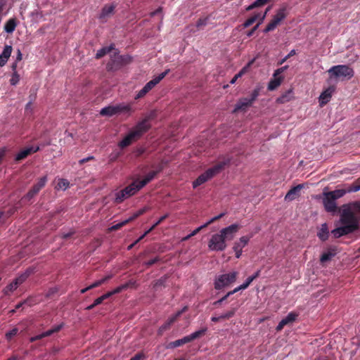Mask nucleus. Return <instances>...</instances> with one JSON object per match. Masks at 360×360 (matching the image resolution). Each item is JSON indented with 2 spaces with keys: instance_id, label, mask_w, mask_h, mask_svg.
Wrapping results in <instances>:
<instances>
[{
  "instance_id": "obj_1",
  "label": "nucleus",
  "mask_w": 360,
  "mask_h": 360,
  "mask_svg": "<svg viewBox=\"0 0 360 360\" xmlns=\"http://www.w3.org/2000/svg\"><path fill=\"white\" fill-rule=\"evenodd\" d=\"M340 221L342 226L331 231L335 238L351 233L359 229L360 217L356 215L346 204L340 207Z\"/></svg>"
},
{
  "instance_id": "obj_2",
  "label": "nucleus",
  "mask_w": 360,
  "mask_h": 360,
  "mask_svg": "<svg viewBox=\"0 0 360 360\" xmlns=\"http://www.w3.org/2000/svg\"><path fill=\"white\" fill-rule=\"evenodd\" d=\"M152 116L148 115L141 121L139 122L131 131L120 141L118 146L121 148L129 146L134 141L139 139L150 127V120Z\"/></svg>"
},
{
  "instance_id": "obj_3",
  "label": "nucleus",
  "mask_w": 360,
  "mask_h": 360,
  "mask_svg": "<svg viewBox=\"0 0 360 360\" xmlns=\"http://www.w3.org/2000/svg\"><path fill=\"white\" fill-rule=\"evenodd\" d=\"M230 165L229 159H225L223 161H221L217 163L212 167L206 170L203 174L200 175L195 181L193 183V188H196L198 186L204 184L208 180L211 179L212 177L216 176L222 172L225 168L228 167Z\"/></svg>"
},
{
  "instance_id": "obj_4",
  "label": "nucleus",
  "mask_w": 360,
  "mask_h": 360,
  "mask_svg": "<svg viewBox=\"0 0 360 360\" xmlns=\"http://www.w3.org/2000/svg\"><path fill=\"white\" fill-rule=\"evenodd\" d=\"M330 78H347L350 79L354 76V70L352 68L345 65H338L330 68L328 70Z\"/></svg>"
},
{
  "instance_id": "obj_5",
  "label": "nucleus",
  "mask_w": 360,
  "mask_h": 360,
  "mask_svg": "<svg viewBox=\"0 0 360 360\" xmlns=\"http://www.w3.org/2000/svg\"><path fill=\"white\" fill-rule=\"evenodd\" d=\"M141 188L142 187L139 184V181H134L125 188L115 194V202L117 203L122 202L124 200L136 194Z\"/></svg>"
},
{
  "instance_id": "obj_6",
  "label": "nucleus",
  "mask_w": 360,
  "mask_h": 360,
  "mask_svg": "<svg viewBox=\"0 0 360 360\" xmlns=\"http://www.w3.org/2000/svg\"><path fill=\"white\" fill-rule=\"evenodd\" d=\"M327 188H324L323 192L322 193V202L324 207V209L326 212L335 214L338 212H340V207H338L336 203V199L330 194L328 191H326Z\"/></svg>"
},
{
  "instance_id": "obj_7",
  "label": "nucleus",
  "mask_w": 360,
  "mask_h": 360,
  "mask_svg": "<svg viewBox=\"0 0 360 360\" xmlns=\"http://www.w3.org/2000/svg\"><path fill=\"white\" fill-rule=\"evenodd\" d=\"M207 330V328H203L198 331H195V333H192L190 335L186 336L181 339L175 340L174 342H171L166 346V348L167 349H172V348L179 347L184 344L190 342L204 335L205 334Z\"/></svg>"
},
{
  "instance_id": "obj_8",
  "label": "nucleus",
  "mask_w": 360,
  "mask_h": 360,
  "mask_svg": "<svg viewBox=\"0 0 360 360\" xmlns=\"http://www.w3.org/2000/svg\"><path fill=\"white\" fill-rule=\"evenodd\" d=\"M131 108L129 105H109L101 110L100 114L103 116H112L120 113H129Z\"/></svg>"
},
{
  "instance_id": "obj_9",
  "label": "nucleus",
  "mask_w": 360,
  "mask_h": 360,
  "mask_svg": "<svg viewBox=\"0 0 360 360\" xmlns=\"http://www.w3.org/2000/svg\"><path fill=\"white\" fill-rule=\"evenodd\" d=\"M238 273L233 271L229 274H225L219 276L214 281V288L217 290L224 288L234 283L236 280Z\"/></svg>"
},
{
  "instance_id": "obj_10",
  "label": "nucleus",
  "mask_w": 360,
  "mask_h": 360,
  "mask_svg": "<svg viewBox=\"0 0 360 360\" xmlns=\"http://www.w3.org/2000/svg\"><path fill=\"white\" fill-rule=\"evenodd\" d=\"M208 247L214 251H223L225 250L226 243L220 232L212 236L209 241Z\"/></svg>"
},
{
  "instance_id": "obj_11",
  "label": "nucleus",
  "mask_w": 360,
  "mask_h": 360,
  "mask_svg": "<svg viewBox=\"0 0 360 360\" xmlns=\"http://www.w3.org/2000/svg\"><path fill=\"white\" fill-rule=\"evenodd\" d=\"M360 190V179H358L353 185L349 186L345 188L336 189L333 191H328L335 199H338L343 197L346 193L351 192H356Z\"/></svg>"
},
{
  "instance_id": "obj_12",
  "label": "nucleus",
  "mask_w": 360,
  "mask_h": 360,
  "mask_svg": "<svg viewBox=\"0 0 360 360\" xmlns=\"http://www.w3.org/2000/svg\"><path fill=\"white\" fill-rule=\"evenodd\" d=\"M47 181L46 176L41 177L39 181L33 186L32 189L29 191V192L22 198V200H30L34 195H36L39 191L42 188Z\"/></svg>"
},
{
  "instance_id": "obj_13",
  "label": "nucleus",
  "mask_w": 360,
  "mask_h": 360,
  "mask_svg": "<svg viewBox=\"0 0 360 360\" xmlns=\"http://www.w3.org/2000/svg\"><path fill=\"white\" fill-rule=\"evenodd\" d=\"M239 225L236 224H231L226 228L222 229L219 232L222 235L225 241H229L234 238L236 233L239 230Z\"/></svg>"
},
{
  "instance_id": "obj_14",
  "label": "nucleus",
  "mask_w": 360,
  "mask_h": 360,
  "mask_svg": "<svg viewBox=\"0 0 360 360\" xmlns=\"http://www.w3.org/2000/svg\"><path fill=\"white\" fill-rule=\"evenodd\" d=\"M253 102L248 97L240 98L235 105V108L233 112H237L239 111L246 112L247 110L251 107Z\"/></svg>"
},
{
  "instance_id": "obj_15",
  "label": "nucleus",
  "mask_w": 360,
  "mask_h": 360,
  "mask_svg": "<svg viewBox=\"0 0 360 360\" xmlns=\"http://www.w3.org/2000/svg\"><path fill=\"white\" fill-rule=\"evenodd\" d=\"M115 6L114 4L105 5L99 15V19L103 22H105L108 18L113 15Z\"/></svg>"
},
{
  "instance_id": "obj_16",
  "label": "nucleus",
  "mask_w": 360,
  "mask_h": 360,
  "mask_svg": "<svg viewBox=\"0 0 360 360\" xmlns=\"http://www.w3.org/2000/svg\"><path fill=\"white\" fill-rule=\"evenodd\" d=\"M304 186L305 185L304 184H301L290 189L285 196V200L292 201L298 198L300 191L304 188Z\"/></svg>"
},
{
  "instance_id": "obj_17",
  "label": "nucleus",
  "mask_w": 360,
  "mask_h": 360,
  "mask_svg": "<svg viewBox=\"0 0 360 360\" xmlns=\"http://www.w3.org/2000/svg\"><path fill=\"white\" fill-rule=\"evenodd\" d=\"M297 314L296 313H294V312H290L289 313L287 316H285V318H283L280 322L278 324V326H276V330L277 331H281L283 327L286 325H289V324H292L293 322L295 321V320L297 319Z\"/></svg>"
},
{
  "instance_id": "obj_18",
  "label": "nucleus",
  "mask_w": 360,
  "mask_h": 360,
  "mask_svg": "<svg viewBox=\"0 0 360 360\" xmlns=\"http://www.w3.org/2000/svg\"><path fill=\"white\" fill-rule=\"evenodd\" d=\"M334 91L335 88L333 86H330L321 93L319 96V103L321 106H323L329 102Z\"/></svg>"
},
{
  "instance_id": "obj_19",
  "label": "nucleus",
  "mask_w": 360,
  "mask_h": 360,
  "mask_svg": "<svg viewBox=\"0 0 360 360\" xmlns=\"http://www.w3.org/2000/svg\"><path fill=\"white\" fill-rule=\"evenodd\" d=\"M39 146H26L19 151L15 158H26L28 155H32L35 152L39 150Z\"/></svg>"
},
{
  "instance_id": "obj_20",
  "label": "nucleus",
  "mask_w": 360,
  "mask_h": 360,
  "mask_svg": "<svg viewBox=\"0 0 360 360\" xmlns=\"http://www.w3.org/2000/svg\"><path fill=\"white\" fill-rule=\"evenodd\" d=\"M12 52L11 46H6L4 49L3 52L0 54V66H4L8 61V59L11 56Z\"/></svg>"
},
{
  "instance_id": "obj_21",
  "label": "nucleus",
  "mask_w": 360,
  "mask_h": 360,
  "mask_svg": "<svg viewBox=\"0 0 360 360\" xmlns=\"http://www.w3.org/2000/svg\"><path fill=\"white\" fill-rule=\"evenodd\" d=\"M169 72V69L166 70L165 72L160 74L158 76L153 78L152 80L148 82L146 86H147L148 89L150 91L156 84H158L168 73Z\"/></svg>"
},
{
  "instance_id": "obj_22",
  "label": "nucleus",
  "mask_w": 360,
  "mask_h": 360,
  "mask_svg": "<svg viewBox=\"0 0 360 360\" xmlns=\"http://www.w3.org/2000/svg\"><path fill=\"white\" fill-rule=\"evenodd\" d=\"M162 167H163L162 165L160 166L159 169L158 170L150 172L146 176V177L142 181H139V183L141 185V186L143 188L148 182H150L155 177V176L157 174V173H158L159 172H160L162 169Z\"/></svg>"
},
{
  "instance_id": "obj_23",
  "label": "nucleus",
  "mask_w": 360,
  "mask_h": 360,
  "mask_svg": "<svg viewBox=\"0 0 360 360\" xmlns=\"http://www.w3.org/2000/svg\"><path fill=\"white\" fill-rule=\"evenodd\" d=\"M34 271V268H28L24 273L20 274L18 278H16L14 281L17 283L18 285H21L24 283L26 279Z\"/></svg>"
},
{
  "instance_id": "obj_24",
  "label": "nucleus",
  "mask_w": 360,
  "mask_h": 360,
  "mask_svg": "<svg viewBox=\"0 0 360 360\" xmlns=\"http://www.w3.org/2000/svg\"><path fill=\"white\" fill-rule=\"evenodd\" d=\"M292 91L288 90L279 98H277V102L280 103H285L291 101L293 98Z\"/></svg>"
},
{
  "instance_id": "obj_25",
  "label": "nucleus",
  "mask_w": 360,
  "mask_h": 360,
  "mask_svg": "<svg viewBox=\"0 0 360 360\" xmlns=\"http://www.w3.org/2000/svg\"><path fill=\"white\" fill-rule=\"evenodd\" d=\"M70 186L69 181L65 179H58L57 184L55 186L56 190L65 191Z\"/></svg>"
},
{
  "instance_id": "obj_26",
  "label": "nucleus",
  "mask_w": 360,
  "mask_h": 360,
  "mask_svg": "<svg viewBox=\"0 0 360 360\" xmlns=\"http://www.w3.org/2000/svg\"><path fill=\"white\" fill-rule=\"evenodd\" d=\"M318 236L323 241L328 239V230L327 224L326 223H324L321 225V228L320 229V231L318 233Z\"/></svg>"
},
{
  "instance_id": "obj_27",
  "label": "nucleus",
  "mask_w": 360,
  "mask_h": 360,
  "mask_svg": "<svg viewBox=\"0 0 360 360\" xmlns=\"http://www.w3.org/2000/svg\"><path fill=\"white\" fill-rule=\"evenodd\" d=\"M281 22V20L276 18L274 16L272 20L267 25L266 27L264 29V32H269L270 31L274 30L278 25Z\"/></svg>"
},
{
  "instance_id": "obj_28",
  "label": "nucleus",
  "mask_w": 360,
  "mask_h": 360,
  "mask_svg": "<svg viewBox=\"0 0 360 360\" xmlns=\"http://www.w3.org/2000/svg\"><path fill=\"white\" fill-rule=\"evenodd\" d=\"M281 22V20L276 18L274 16L272 20L267 25L266 27L264 29V32H269L270 31L274 30L278 25Z\"/></svg>"
},
{
  "instance_id": "obj_29",
  "label": "nucleus",
  "mask_w": 360,
  "mask_h": 360,
  "mask_svg": "<svg viewBox=\"0 0 360 360\" xmlns=\"http://www.w3.org/2000/svg\"><path fill=\"white\" fill-rule=\"evenodd\" d=\"M109 298V295H107V293L103 295L102 296L98 297L97 299H96L94 302V303L89 306H88L86 309L87 310H91L92 309H94L96 306L101 304L103 300H106Z\"/></svg>"
},
{
  "instance_id": "obj_30",
  "label": "nucleus",
  "mask_w": 360,
  "mask_h": 360,
  "mask_svg": "<svg viewBox=\"0 0 360 360\" xmlns=\"http://www.w3.org/2000/svg\"><path fill=\"white\" fill-rule=\"evenodd\" d=\"M346 205L360 217V201H354Z\"/></svg>"
},
{
  "instance_id": "obj_31",
  "label": "nucleus",
  "mask_w": 360,
  "mask_h": 360,
  "mask_svg": "<svg viewBox=\"0 0 360 360\" xmlns=\"http://www.w3.org/2000/svg\"><path fill=\"white\" fill-rule=\"evenodd\" d=\"M282 79H283L282 77H274V79H271L269 82V85H268V89L270 91H273V90L276 89L278 86H280Z\"/></svg>"
},
{
  "instance_id": "obj_32",
  "label": "nucleus",
  "mask_w": 360,
  "mask_h": 360,
  "mask_svg": "<svg viewBox=\"0 0 360 360\" xmlns=\"http://www.w3.org/2000/svg\"><path fill=\"white\" fill-rule=\"evenodd\" d=\"M259 274L260 270H258L253 276L248 277L246 281L239 286V288H243V290L247 288L249 285L259 276Z\"/></svg>"
},
{
  "instance_id": "obj_33",
  "label": "nucleus",
  "mask_w": 360,
  "mask_h": 360,
  "mask_svg": "<svg viewBox=\"0 0 360 360\" xmlns=\"http://www.w3.org/2000/svg\"><path fill=\"white\" fill-rule=\"evenodd\" d=\"M112 49H114L113 45H110V46H106L98 50L96 54V58H101L104 56L108 53L110 52Z\"/></svg>"
},
{
  "instance_id": "obj_34",
  "label": "nucleus",
  "mask_w": 360,
  "mask_h": 360,
  "mask_svg": "<svg viewBox=\"0 0 360 360\" xmlns=\"http://www.w3.org/2000/svg\"><path fill=\"white\" fill-rule=\"evenodd\" d=\"M15 27L16 24L15 20L10 19L6 22L4 26V30L6 32L11 33L15 30Z\"/></svg>"
},
{
  "instance_id": "obj_35",
  "label": "nucleus",
  "mask_w": 360,
  "mask_h": 360,
  "mask_svg": "<svg viewBox=\"0 0 360 360\" xmlns=\"http://www.w3.org/2000/svg\"><path fill=\"white\" fill-rule=\"evenodd\" d=\"M250 238L249 236H242L238 241L234 243L233 246H238L240 250H242L248 244Z\"/></svg>"
},
{
  "instance_id": "obj_36",
  "label": "nucleus",
  "mask_w": 360,
  "mask_h": 360,
  "mask_svg": "<svg viewBox=\"0 0 360 360\" xmlns=\"http://www.w3.org/2000/svg\"><path fill=\"white\" fill-rule=\"evenodd\" d=\"M129 283H127L125 284L121 285L118 286L117 288H116L115 289H114L113 290L107 292V295H109V297H110L115 294L120 293L122 290H126L129 287Z\"/></svg>"
},
{
  "instance_id": "obj_37",
  "label": "nucleus",
  "mask_w": 360,
  "mask_h": 360,
  "mask_svg": "<svg viewBox=\"0 0 360 360\" xmlns=\"http://www.w3.org/2000/svg\"><path fill=\"white\" fill-rule=\"evenodd\" d=\"M167 279V276H164L161 277L160 279L155 281L153 283V285L154 290H158L160 288L165 286V283Z\"/></svg>"
},
{
  "instance_id": "obj_38",
  "label": "nucleus",
  "mask_w": 360,
  "mask_h": 360,
  "mask_svg": "<svg viewBox=\"0 0 360 360\" xmlns=\"http://www.w3.org/2000/svg\"><path fill=\"white\" fill-rule=\"evenodd\" d=\"M18 287V285L15 281H13L4 289L3 292L5 295H9L11 292L16 290Z\"/></svg>"
},
{
  "instance_id": "obj_39",
  "label": "nucleus",
  "mask_w": 360,
  "mask_h": 360,
  "mask_svg": "<svg viewBox=\"0 0 360 360\" xmlns=\"http://www.w3.org/2000/svg\"><path fill=\"white\" fill-rule=\"evenodd\" d=\"M335 256V253L332 252H327L322 254L320 258V262L322 264H324L326 262L330 261Z\"/></svg>"
},
{
  "instance_id": "obj_40",
  "label": "nucleus",
  "mask_w": 360,
  "mask_h": 360,
  "mask_svg": "<svg viewBox=\"0 0 360 360\" xmlns=\"http://www.w3.org/2000/svg\"><path fill=\"white\" fill-rule=\"evenodd\" d=\"M269 0H255L251 5H250L246 10L250 11L255 8L262 6L266 4Z\"/></svg>"
},
{
  "instance_id": "obj_41",
  "label": "nucleus",
  "mask_w": 360,
  "mask_h": 360,
  "mask_svg": "<svg viewBox=\"0 0 360 360\" xmlns=\"http://www.w3.org/2000/svg\"><path fill=\"white\" fill-rule=\"evenodd\" d=\"M260 16V13H257L252 16L251 18H248L243 24L244 27H248L252 25L255 21H257Z\"/></svg>"
},
{
  "instance_id": "obj_42",
  "label": "nucleus",
  "mask_w": 360,
  "mask_h": 360,
  "mask_svg": "<svg viewBox=\"0 0 360 360\" xmlns=\"http://www.w3.org/2000/svg\"><path fill=\"white\" fill-rule=\"evenodd\" d=\"M131 221V219H128L127 220H124L120 223H118L114 226H112L110 228H109V231H116L119 229H120L121 227H122L124 225H125L126 224H127L128 222Z\"/></svg>"
},
{
  "instance_id": "obj_43",
  "label": "nucleus",
  "mask_w": 360,
  "mask_h": 360,
  "mask_svg": "<svg viewBox=\"0 0 360 360\" xmlns=\"http://www.w3.org/2000/svg\"><path fill=\"white\" fill-rule=\"evenodd\" d=\"M286 15H287V13H286L285 8H283L279 9L276 12L274 17H276V18H278L282 21L286 17Z\"/></svg>"
},
{
  "instance_id": "obj_44",
  "label": "nucleus",
  "mask_w": 360,
  "mask_h": 360,
  "mask_svg": "<svg viewBox=\"0 0 360 360\" xmlns=\"http://www.w3.org/2000/svg\"><path fill=\"white\" fill-rule=\"evenodd\" d=\"M150 90L148 89L147 86H144L136 95L135 99H139L143 97Z\"/></svg>"
},
{
  "instance_id": "obj_45",
  "label": "nucleus",
  "mask_w": 360,
  "mask_h": 360,
  "mask_svg": "<svg viewBox=\"0 0 360 360\" xmlns=\"http://www.w3.org/2000/svg\"><path fill=\"white\" fill-rule=\"evenodd\" d=\"M20 81V76L16 72V71H15L13 75H12V77L10 79V83L11 85H16Z\"/></svg>"
},
{
  "instance_id": "obj_46",
  "label": "nucleus",
  "mask_w": 360,
  "mask_h": 360,
  "mask_svg": "<svg viewBox=\"0 0 360 360\" xmlns=\"http://www.w3.org/2000/svg\"><path fill=\"white\" fill-rule=\"evenodd\" d=\"M169 214H166L161 217L148 230V232L153 231L157 226H158L162 221L168 217Z\"/></svg>"
},
{
  "instance_id": "obj_47",
  "label": "nucleus",
  "mask_w": 360,
  "mask_h": 360,
  "mask_svg": "<svg viewBox=\"0 0 360 360\" xmlns=\"http://www.w3.org/2000/svg\"><path fill=\"white\" fill-rule=\"evenodd\" d=\"M148 210H149L148 207H145L141 209L140 210L137 211L136 213H134L133 214L132 217H129V219H131V221H132L133 219H134L136 217H139L140 215L143 214L144 212H146Z\"/></svg>"
},
{
  "instance_id": "obj_48",
  "label": "nucleus",
  "mask_w": 360,
  "mask_h": 360,
  "mask_svg": "<svg viewBox=\"0 0 360 360\" xmlns=\"http://www.w3.org/2000/svg\"><path fill=\"white\" fill-rule=\"evenodd\" d=\"M259 88H257L252 91L249 98L254 103L259 94Z\"/></svg>"
},
{
  "instance_id": "obj_49",
  "label": "nucleus",
  "mask_w": 360,
  "mask_h": 360,
  "mask_svg": "<svg viewBox=\"0 0 360 360\" xmlns=\"http://www.w3.org/2000/svg\"><path fill=\"white\" fill-rule=\"evenodd\" d=\"M58 289L57 288H50L46 293L45 296L46 298H51L53 295L57 293Z\"/></svg>"
},
{
  "instance_id": "obj_50",
  "label": "nucleus",
  "mask_w": 360,
  "mask_h": 360,
  "mask_svg": "<svg viewBox=\"0 0 360 360\" xmlns=\"http://www.w3.org/2000/svg\"><path fill=\"white\" fill-rule=\"evenodd\" d=\"M181 312L178 311L174 316L171 317L166 323L170 327V326L176 321V319L181 315Z\"/></svg>"
},
{
  "instance_id": "obj_51",
  "label": "nucleus",
  "mask_w": 360,
  "mask_h": 360,
  "mask_svg": "<svg viewBox=\"0 0 360 360\" xmlns=\"http://www.w3.org/2000/svg\"><path fill=\"white\" fill-rule=\"evenodd\" d=\"M18 333V329L17 328H13L11 330H10L9 332L6 333V337L8 340H11L14 335H15Z\"/></svg>"
},
{
  "instance_id": "obj_52",
  "label": "nucleus",
  "mask_w": 360,
  "mask_h": 360,
  "mask_svg": "<svg viewBox=\"0 0 360 360\" xmlns=\"http://www.w3.org/2000/svg\"><path fill=\"white\" fill-rule=\"evenodd\" d=\"M296 54V51L295 49H292L290 51V53L286 56H285L282 60L280 62V64H283V63H285L290 57L294 56Z\"/></svg>"
},
{
  "instance_id": "obj_53",
  "label": "nucleus",
  "mask_w": 360,
  "mask_h": 360,
  "mask_svg": "<svg viewBox=\"0 0 360 360\" xmlns=\"http://www.w3.org/2000/svg\"><path fill=\"white\" fill-rule=\"evenodd\" d=\"M225 214L224 213H221L220 214L212 218L210 220H209L207 223H205V225L206 226H207L208 225H210V224L213 223L214 221H215L216 220H218L220 218H221Z\"/></svg>"
},
{
  "instance_id": "obj_54",
  "label": "nucleus",
  "mask_w": 360,
  "mask_h": 360,
  "mask_svg": "<svg viewBox=\"0 0 360 360\" xmlns=\"http://www.w3.org/2000/svg\"><path fill=\"white\" fill-rule=\"evenodd\" d=\"M288 68V65H285V66H283L281 68H278L277 69L274 74V77H277L278 75H280L281 73L283 72L285 70H286Z\"/></svg>"
},
{
  "instance_id": "obj_55",
  "label": "nucleus",
  "mask_w": 360,
  "mask_h": 360,
  "mask_svg": "<svg viewBox=\"0 0 360 360\" xmlns=\"http://www.w3.org/2000/svg\"><path fill=\"white\" fill-rule=\"evenodd\" d=\"M158 261H160V257H155L154 259H150V260H149V261L146 262L145 263V265H146V266H151V265H153V264H155V263H156V262H158Z\"/></svg>"
},
{
  "instance_id": "obj_56",
  "label": "nucleus",
  "mask_w": 360,
  "mask_h": 360,
  "mask_svg": "<svg viewBox=\"0 0 360 360\" xmlns=\"http://www.w3.org/2000/svg\"><path fill=\"white\" fill-rule=\"evenodd\" d=\"M169 328V326L165 323V324H163L162 326L160 327V328L158 330V334L160 335H161L165 330H167Z\"/></svg>"
},
{
  "instance_id": "obj_57",
  "label": "nucleus",
  "mask_w": 360,
  "mask_h": 360,
  "mask_svg": "<svg viewBox=\"0 0 360 360\" xmlns=\"http://www.w3.org/2000/svg\"><path fill=\"white\" fill-rule=\"evenodd\" d=\"M9 155L8 150L6 147H2L0 148V158H3L5 155Z\"/></svg>"
},
{
  "instance_id": "obj_58",
  "label": "nucleus",
  "mask_w": 360,
  "mask_h": 360,
  "mask_svg": "<svg viewBox=\"0 0 360 360\" xmlns=\"http://www.w3.org/2000/svg\"><path fill=\"white\" fill-rule=\"evenodd\" d=\"M233 249L236 253V257L239 258L242 255V250H240L238 246H233Z\"/></svg>"
},
{
  "instance_id": "obj_59",
  "label": "nucleus",
  "mask_w": 360,
  "mask_h": 360,
  "mask_svg": "<svg viewBox=\"0 0 360 360\" xmlns=\"http://www.w3.org/2000/svg\"><path fill=\"white\" fill-rule=\"evenodd\" d=\"M207 227L205 224L200 226V227L197 228L196 229H195L191 233H190V235L192 236H195V234H197L201 229H204Z\"/></svg>"
},
{
  "instance_id": "obj_60",
  "label": "nucleus",
  "mask_w": 360,
  "mask_h": 360,
  "mask_svg": "<svg viewBox=\"0 0 360 360\" xmlns=\"http://www.w3.org/2000/svg\"><path fill=\"white\" fill-rule=\"evenodd\" d=\"M42 338H44V336H43V335H42V333H41V334L38 335H36V336H34V337H32V338L30 339V341L31 342H34V341H36V340H41V339H42Z\"/></svg>"
},
{
  "instance_id": "obj_61",
  "label": "nucleus",
  "mask_w": 360,
  "mask_h": 360,
  "mask_svg": "<svg viewBox=\"0 0 360 360\" xmlns=\"http://www.w3.org/2000/svg\"><path fill=\"white\" fill-rule=\"evenodd\" d=\"M259 23H257L250 31H249L247 33L248 37H251L253 34V33L255 32V30H257V29L259 27Z\"/></svg>"
},
{
  "instance_id": "obj_62",
  "label": "nucleus",
  "mask_w": 360,
  "mask_h": 360,
  "mask_svg": "<svg viewBox=\"0 0 360 360\" xmlns=\"http://www.w3.org/2000/svg\"><path fill=\"white\" fill-rule=\"evenodd\" d=\"M130 360H143V355L142 354H137L130 359Z\"/></svg>"
},
{
  "instance_id": "obj_63",
  "label": "nucleus",
  "mask_w": 360,
  "mask_h": 360,
  "mask_svg": "<svg viewBox=\"0 0 360 360\" xmlns=\"http://www.w3.org/2000/svg\"><path fill=\"white\" fill-rule=\"evenodd\" d=\"M63 324L61 323L60 325L54 326L53 328H51V330H53V333H55L58 332L63 328Z\"/></svg>"
},
{
  "instance_id": "obj_64",
  "label": "nucleus",
  "mask_w": 360,
  "mask_h": 360,
  "mask_svg": "<svg viewBox=\"0 0 360 360\" xmlns=\"http://www.w3.org/2000/svg\"><path fill=\"white\" fill-rule=\"evenodd\" d=\"M235 312H236L235 309H233L229 311L228 312H226V317L228 318V319L231 318L232 316H233L235 314Z\"/></svg>"
}]
</instances>
